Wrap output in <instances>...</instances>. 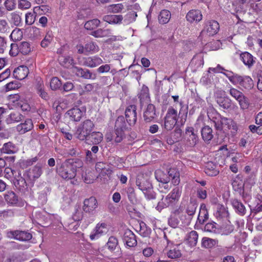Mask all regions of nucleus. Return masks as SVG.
Listing matches in <instances>:
<instances>
[{
	"label": "nucleus",
	"mask_w": 262,
	"mask_h": 262,
	"mask_svg": "<svg viewBox=\"0 0 262 262\" xmlns=\"http://www.w3.org/2000/svg\"><path fill=\"white\" fill-rule=\"evenodd\" d=\"M187 107L182 105L179 113L172 106L168 107L164 118V128L167 131L171 130L178 124L183 126L187 120Z\"/></svg>",
	"instance_id": "obj_1"
},
{
	"label": "nucleus",
	"mask_w": 262,
	"mask_h": 262,
	"mask_svg": "<svg viewBox=\"0 0 262 262\" xmlns=\"http://www.w3.org/2000/svg\"><path fill=\"white\" fill-rule=\"evenodd\" d=\"M82 161L78 159L67 160L57 167V173L66 180H73L76 176L77 170L82 167Z\"/></svg>",
	"instance_id": "obj_2"
},
{
	"label": "nucleus",
	"mask_w": 262,
	"mask_h": 262,
	"mask_svg": "<svg viewBox=\"0 0 262 262\" xmlns=\"http://www.w3.org/2000/svg\"><path fill=\"white\" fill-rule=\"evenodd\" d=\"M182 193V188L179 187L174 188L172 191L165 198L163 196L162 199L158 203L156 209L161 212L163 209L173 207L179 202Z\"/></svg>",
	"instance_id": "obj_3"
},
{
	"label": "nucleus",
	"mask_w": 262,
	"mask_h": 262,
	"mask_svg": "<svg viewBox=\"0 0 262 262\" xmlns=\"http://www.w3.org/2000/svg\"><path fill=\"white\" fill-rule=\"evenodd\" d=\"M95 127L94 123L90 119H86L78 126L75 135L78 139L83 141L88 139Z\"/></svg>",
	"instance_id": "obj_4"
},
{
	"label": "nucleus",
	"mask_w": 262,
	"mask_h": 262,
	"mask_svg": "<svg viewBox=\"0 0 262 262\" xmlns=\"http://www.w3.org/2000/svg\"><path fill=\"white\" fill-rule=\"evenodd\" d=\"M127 123L123 116H120L117 118L115 124V141L116 143H120L124 137V132L128 129Z\"/></svg>",
	"instance_id": "obj_5"
},
{
	"label": "nucleus",
	"mask_w": 262,
	"mask_h": 262,
	"mask_svg": "<svg viewBox=\"0 0 262 262\" xmlns=\"http://www.w3.org/2000/svg\"><path fill=\"white\" fill-rule=\"evenodd\" d=\"M42 173V170L41 165L36 164L32 168L26 171L24 176L28 179L31 186H33L34 182L40 177Z\"/></svg>",
	"instance_id": "obj_6"
},
{
	"label": "nucleus",
	"mask_w": 262,
	"mask_h": 262,
	"mask_svg": "<svg viewBox=\"0 0 262 262\" xmlns=\"http://www.w3.org/2000/svg\"><path fill=\"white\" fill-rule=\"evenodd\" d=\"M106 246L111 252H114L113 255L115 256V259H118L122 257V251L119 246V242L117 237L114 236H110Z\"/></svg>",
	"instance_id": "obj_7"
},
{
	"label": "nucleus",
	"mask_w": 262,
	"mask_h": 262,
	"mask_svg": "<svg viewBox=\"0 0 262 262\" xmlns=\"http://www.w3.org/2000/svg\"><path fill=\"white\" fill-rule=\"evenodd\" d=\"M209 118L214 124V127L217 130H223V125L226 121V117L222 116L217 111L213 110L208 113Z\"/></svg>",
	"instance_id": "obj_8"
},
{
	"label": "nucleus",
	"mask_w": 262,
	"mask_h": 262,
	"mask_svg": "<svg viewBox=\"0 0 262 262\" xmlns=\"http://www.w3.org/2000/svg\"><path fill=\"white\" fill-rule=\"evenodd\" d=\"M13 184L16 190L22 194H25L29 191L28 186L25 178L21 176L20 172L17 175L15 174Z\"/></svg>",
	"instance_id": "obj_9"
},
{
	"label": "nucleus",
	"mask_w": 262,
	"mask_h": 262,
	"mask_svg": "<svg viewBox=\"0 0 262 262\" xmlns=\"http://www.w3.org/2000/svg\"><path fill=\"white\" fill-rule=\"evenodd\" d=\"M126 122L129 126H133L137 120V106L135 105L128 106L125 111Z\"/></svg>",
	"instance_id": "obj_10"
},
{
	"label": "nucleus",
	"mask_w": 262,
	"mask_h": 262,
	"mask_svg": "<svg viewBox=\"0 0 262 262\" xmlns=\"http://www.w3.org/2000/svg\"><path fill=\"white\" fill-rule=\"evenodd\" d=\"M98 204L95 197L91 196L85 199L83 201L82 209L85 213L94 214L96 209L98 207Z\"/></svg>",
	"instance_id": "obj_11"
},
{
	"label": "nucleus",
	"mask_w": 262,
	"mask_h": 262,
	"mask_svg": "<svg viewBox=\"0 0 262 262\" xmlns=\"http://www.w3.org/2000/svg\"><path fill=\"white\" fill-rule=\"evenodd\" d=\"M9 238H13L20 241H28L32 238V234L25 231L15 230L8 231L7 233Z\"/></svg>",
	"instance_id": "obj_12"
},
{
	"label": "nucleus",
	"mask_w": 262,
	"mask_h": 262,
	"mask_svg": "<svg viewBox=\"0 0 262 262\" xmlns=\"http://www.w3.org/2000/svg\"><path fill=\"white\" fill-rule=\"evenodd\" d=\"M186 144L189 147L194 146L199 141V138L192 127H187L185 130Z\"/></svg>",
	"instance_id": "obj_13"
},
{
	"label": "nucleus",
	"mask_w": 262,
	"mask_h": 262,
	"mask_svg": "<svg viewBox=\"0 0 262 262\" xmlns=\"http://www.w3.org/2000/svg\"><path fill=\"white\" fill-rule=\"evenodd\" d=\"M72 72L77 76L86 79H95L96 74L93 73L90 70L86 69H82L78 67H73Z\"/></svg>",
	"instance_id": "obj_14"
},
{
	"label": "nucleus",
	"mask_w": 262,
	"mask_h": 262,
	"mask_svg": "<svg viewBox=\"0 0 262 262\" xmlns=\"http://www.w3.org/2000/svg\"><path fill=\"white\" fill-rule=\"evenodd\" d=\"M220 25L217 21L214 20L207 21L202 33L206 31L209 36H213L216 34L219 31Z\"/></svg>",
	"instance_id": "obj_15"
},
{
	"label": "nucleus",
	"mask_w": 262,
	"mask_h": 262,
	"mask_svg": "<svg viewBox=\"0 0 262 262\" xmlns=\"http://www.w3.org/2000/svg\"><path fill=\"white\" fill-rule=\"evenodd\" d=\"M123 241L126 246L129 247H134L137 244L135 234L129 229L125 230L123 236Z\"/></svg>",
	"instance_id": "obj_16"
},
{
	"label": "nucleus",
	"mask_w": 262,
	"mask_h": 262,
	"mask_svg": "<svg viewBox=\"0 0 262 262\" xmlns=\"http://www.w3.org/2000/svg\"><path fill=\"white\" fill-rule=\"evenodd\" d=\"M203 18L202 12L198 9H192L188 12L186 15L187 21L192 24L200 22Z\"/></svg>",
	"instance_id": "obj_17"
},
{
	"label": "nucleus",
	"mask_w": 262,
	"mask_h": 262,
	"mask_svg": "<svg viewBox=\"0 0 262 262\" xmlns=\"http://www.w3.org/2000/svg\"><path fill=\"white\" fill-rule=\"evenodd\" d=\"M157 117L155 106L148 104L144 112L143 118L146 122H150Z\"/></svg>",
	"instance_id": "obj_18"
},
{
	"label": "nucleus",
	"mask_w": 262,
	"mask_h": 262,
	"mask_svg": "<svg viewBox=\"0 0 262 262\" xmlns=\"http://www.w3.org/2000/svg\"><path fill=\"white\" fill-rule=\"evenodd\" d=\"M102 63L103 60L100 57L97 56H94L84 58L83 64L85 66L93 68L100 65Z\"/></svg>",
	"instance_id": "obj_19"
},
{
	"label": "nucleus",
	"mask_w": 262,
	"mask_h": 262,
	"mask_svg": "<svg viewBox=\"0 0 262 262\" xmlns=\"http://www.w3.org/2000/svg\"><path fill=\"white\" fill-rule=\"evenodd\" d=\"M33 124L30 119H27L24 123H21L16 126V131L20 135L31 130L33 128Z\"/></svg>",
	"instance_id": "obj_20"
},
{
	"label": "nucleus",
	"mask_w": 262,
	"mask_h": 262,
	"mask_svg": "<svg viewBox=\"0 0 262 262\" xmlns=\"http://www.w3.org/2000/svg\"><path fill=\"white\" fill-rule=\"evenodd\" d=\"M66 114L71 121L78 122L83 116V112L78 107H73L68 111Z\"/></svg>",
	"instance_id": "obj_21"
},
{
	"label": "nucleus",
	"mask_w": 262,
	"mask_h": 262,
	"mask_svg": "<svg viewBox=\"0 0 262 262\" xmlns=\"http://www.w3.org/2000/svg\"><path fill=\"white\" fill-rule=\"evenodd\" d=\"M29 73V69L27 67L20 66L14 69L13 75L15 79L21 80L28 76Z\"/></svg>",
	"instance_id": "obj_22"
},
{
	"label": "nucleus",
	"mask_w": 262,
	"mask_h": 262,
	"mask_svg": "<svg viewBox=\"0 0 262 262\" xmlns=\"http://www.w3.org/2000/svg\"><path fill=\"white\" fill-rule=\"evenodd\" d=\"M231 203L237 214L240 216H244L246 214L247 210L242 202L236 199H234L231 200Z\"/></svg>",
	"instance_id": "obj_23"
},
{
	"label": "nucleus",
	"mask_w": 262,
	"mask_h": 262,
	"mask_svg": "<svg viewBox=\"0 0 262 262\" xmlns=\"http://www.w3.org/2000/svg\"><path fill=\"white\" fill-rule=\"evenodd\" d=\"M140 100L141 106H143L145 103H148L150 102V97L149 94L148 88L143 85L142 87L140 92L138 95Z\"/></svg>",
	"instance_id": "obj_24"
},
{
	"label": "nucleus",
	"mask_w": 262,
	"mask_h": 262,
	"mask_svg": "<svg viewBox=\"0 0 262 262\" xmlns=\"http://www.w3.org/2000/svg\"><path fill=\"white\" fill-rule=\"evenodd\" d=\"M240 59L245 66L250 68L255 63L256 58L250 53L244 52L240 54Z\"/></svg>",
	"instance_id": "obj_25"
},
{
	"label": "nucleus",
	"mask_w": 262,
	"mask_h": 262,
	"mask_svg": "<svg viewBox=\"0 0 262 262\" xmlns=\"http://www.w3.org/2000/svg\"><path fill=\"white\" fill-rule=\"evenodd\" d=\"M239 84L246 89H250L253 87L252 79L249 76H241L238 75L234 84Z\"/></svg>",
	"instance_id": "obj_26"
},
{
	"label": "nucleus",
	"mask_w": 262,
	"mask_h": 262,
	"mask_svg": "<svg viewBox=\"0 0 262 262\" xmlns=\"http://www.w3.org/2000/svg\"><path fill=\"white\" fill-rule=\"evenodd\" d=\"M103 20L110 24L120 25L122 23L123 16L121 15H106L103 17Z\"/></svg>",
	"instance_id": "obj_27"
},
{
	"label": "nucleus",
	"mask_w": 262,
	"mask_h": 262,
	"mask_svg": "<svg viewBox=\"0 0 262 262\" xmlns=\"http://www.w3.org/2000/svg\"><path fill=\"white\" fill-rule=\"evenodd\" d=\"M180 246V245H174L170 247L167 252V256L171 259L180 258L182 255Z\"/></svg>",
	"instance_id": "obj_28"
},
{
	"label": "nucleus",
	"mask_w": 262,
	"mask_h": 262,
	"mask_svg": "<svg viewBox=\"0 0 262 262\" xmlns=\"http://www.w3.org/2000/svg\"><path fill=\"white\" fill-rule=\"evenodd\" d=\"M136 184L139 189L143 192L152 188L151 183L148 180L143 178L141 179L138 178L136 180Z\"/></svg>",
	"instance_id": "obj_29"
},
{
	"label": "nucleus",
	"mask_w": 262,
	"mask_h": 262,
	"mask_svg": "<svg viewBox=\"0 0 262 262\" xmlns=\"http://www.w3.org/2000/svg\"><path fill=\"white\" fill-rule=\"evenodd\" d=\"M23 116L17 111L11 112L6 118L5 121L7 124H9L13 123L18 122L22 120Z\"/></svg>",
	"instance_id": "obj_30"
},
{
	"label": "nucleus",
	"mask_w": 262,
	"mask_h": 262,
	"mask_svg": "<svg viewBox=\"0 0 262 262\" xmlns=\"http://www.w3.org/2000/svg\"><path fill=\"white\" fill-rule=\"evenodd\" d=\"M209 217L208 211L205 204H202L200 206V212L198 217V222L200 224H203Z\"/></svg>",
	"instance_id": "obj_31"
},
{
	"label": "nucleus",
	"mask_w": 262,
	"mask_h": 262,
	"mask_svg": "<svg viewBox=\"0 0 262 262\" xmlns=\"http://www.w3.org/2000/svg\"><path fill=\"white\" fill-rule=\"evenodd\" d=\"M217 103L225 110H229L231 108L232 100L227 96L217 97L216 98Z\"/></svg>",
	"instance_id": "obj_32"
},
{
	"label": "nucleus",
	"mask_w": 262,
	"mask_h": 262,
	"mask_svg": "<svg viewBox=\"0 0 262 262\" xmlns=\"http://www.w3.org/2000/svg\"><path fill=\"white\" fill-rule=\"evenodd\" d=\"M219 241L216 239L204 237L201 241V246L205 249H212L217 245Z\"/></svg>",
	"instance_id": "obj_33"
},
{
	"label": "nucleus",
	"mask_w": 262,
	"mask_h": 262,
	"mask_svg": "<svg viewBox=\"0 0 262 262\" xmlns=\"http://www.w3.org/2000/svg\"><path fill=\"white\" fill-rule=\"evenodd\" d=\"M232 186L233 190L240 194L244 192V184L241 178L237 176L233 180Z\"/></svg>",
	"instance_id": "obj_34"
},
{
	"label": "nucleus",
	"mask_w": 262,
	"mask_h": 262,
	"mask_svg": "<svg viewBox=\"0 0 262 262\" xmlns=\"http://www.w3.org/2000/svg\"><path fill=\"white\" fill-rule=\"evenodd\" d=\"M201 135L205 142H209L213 137L212 129L208 125L205 126L201 129Z\"/></svg>",
	"instance_id": "obj_35"
},
{
	"label": "nucleus",
	"mask_w": 262,
	"mask_h": 262,
	"mask_svg": "<svg viewBox=\"0 0 262 262\" xmlns=\"http://www.w3.org/2000/svg\"><path fill=\"white\" fill-rule=\"evenodd\" d=\"M205 172L208 176L211 177L216 176L219 173V171L216 169V165L212 162L207 163Z\"/></svg>",
	"instance_id": "obj_36"
},
{
	"label": "nucleus",
	"mask_w": 262,
	"mask_h": 262,
	"mask_svg": "<svg viewBox=\"0 0 262 262\" xmlns=\"http://www.w3.org/2000/svg\"><path fill=\"white\" fill-rule=\"evenodd\" d=\"M190 64L194 68H198L204 64V58L202 53H200L195 55L191 59Z\"/></svg>",
	"instance_id": "obj_37"
},
{
	"label": "nucleus",
	"mask_w": 262,
	"mask_h": 262,
	"mask_svg": "<svg viewBox=\"0 0 262 262\" xmlns=\"http://www.w3.org/2000/svg\"><path fill=\"white\" fill-rule=\"evenodd\" d=\"M106 225L105 223L98 224L95 228L94 233L90 235V239L93 241L96 238H98L105 232L103 229L106 228Z\"/></svg>",
	"instance_id": "obj_38"
},
{
	"label": "nucleus",
	"mask_w": 262,
	"mask_h": 262,
	"mask_svg": "<svg viewBox=\"0 0 262 262\" xmlns=\"http://www.w3.org/2000/svg\"><path fill=\"white\" fill-rule=\"evenodd\" d=\"M168 177H169L170 180L174 185H178L180 182L179 172L175 168H170L168 171Z\"/></svg>",
	"instance_id": "obj_39"
},
{
	"label": "nucleus",
	"mask_w": 262,
	"mask_h": 262,
	"mask_svg": "<svg viewBox=\"0 0 262 262\" xmlns=\"http://www.w3.org/2000/svg\"><path fill=\"white\" fill-rule=\"evenodd\" d=\"M198 239V234L195 231H191L186 236V240L191 247L196 246Z\"/></svg>",
	"instance_id": "obj_40"
},
{
	"label": "nucleus",
	"mask_w": 262,
	"mask_h": 262,
	"mask_svg": "<svg viewBox=\"0 0 262 262\" xmlns=\"http://www.w3.org/2000/svg\"><path fill=\"white\" fill-rule=\"evenodd\" d=\"M1 150L2 152L7 154H13L17 151L16 146L11 142L5 143Z\"/></svg>",
	"instance_id": "obj_41"
},
{
	"label": "nucleus",
	"mask_w": 262,
	"mask_h": 262,
	"mask_svg": "<svg viewBox=\"0 0 262 262\" xmlns=\"http://www.w3.org/2000/svg\"><path fill=\"white\" fill-rule=\"evenodd\" d=\"M107 164L103 162H97L96 164L95 168L96 170L101 173L102 175L104 176L105 174H110L112 173V170L108 168H107Z\"/></svg>",
	"instance_id": "obj_42"
},
{
	"label": "nucleus",
	"mask_w": 262,
	"mask_h": 262,
	"mask_svg": "<svg viewBox=\"0 0 262 262\" xmlns=\"http://www.w3.org/2000/svg\"><path fill=\"white\" fill-rule=\"evenodd\" d=\"M4 196L6 201L8 204L15 205L18 203V196L12 191H7Z\"/></svg>",
	"instance_id": "obj_43"
},
{
	"label": "nucleus",
	"mask_w": 262,
	"mask_h": 262,
	"mask_svg": "<svg viewBox=\"0 0 262 262\" xmlns=\"http://www.w3.org/2000/svg\"><path fill=\"white\" fill-rule=\"evenodd\" d=\"M171 13L169 11L163 10L160 12L158 16L159 21L161 24H166L169 21Z\"/></svg>",
	"instance_id": "obj_44"
},
{
	"label": "nucleus",
	"mask_w": 262,
	"mask_h": 262,
	"mask_svg": "<svg viewBox=\"0 0 262 262\" xmlns=\"http://www.w3.org/2000/svg\"><path fill=\"white\" fill-rule=\"evenodd\" d=\"M111 30L110 29H98L91 33V35L95 37H108L111 35Z\"/></svg>",
	"instance_id": "obj_45"
},
{
	"label": "nucleus",
	"mask_w": 262,
	"mask_h": 262,
	"mask_svg": "<svg viewBox=\"0 0 262 262\" xmlns=\"http://www.w3.org/2000/svg\"><path fill=\"white\" fill-rule=\"evenodd\" d=\"M20 52L24 55H27L33 49L32 45L28 41H22L19 43Z\"/></svg>",
	"instance_id": "obj_46"
},
{
	"label": "nucleus",
	"mask_w": 262,
	"mask_h": 262,
	"mask_svg": "<svg viewBox=\"0 0 262 262\" xmlns=\"http://www.w3.org/2000/svg\"><path fill=\"white\" fill-rule=\"evenodd\" d=\"M137 16L136 12L134 11H129L123 17V22L126 25L130 24L136 20Z\"/></svg>",
	"instance_id": "obj_47"
},
{
	"label": "nucleus",
	"mask_w": 262,
	"mask_h": 262,
	"mask_svg": "<svg viewBox=\"0 0 262 262\" xmlns=\"http://www.w3.org/2000/svg\"><path fill=\"white\" fill-rule=\"evenodd\" d=\"M197 208V203L195 200L190 199L189 203L187 205L186 213L188 215L192 216L194 214Z\"/></svg>",
	"instance_id": "obj_48"
},
{
	"label": "nucleus",
	"mask_w": 262,
	"mask_h": 262,
	"mask_svg": "<svg viewBox=\"0 0 262 262\" xmlns=\"http://www.w3.org/2000/svg\"><path fill=\"white\" fill-rule=\"evenodd\" d=\"M155 178L160 183L169 182L170 181L169 177L161 170H157L155 173Z\"/></svg>",
	"instance_id": "obj_49"
},
{
	"label": "nucleus",
	"mask_w": 262,
	"mask_h": 262,
	"mask_svg": "<svg viewBox=\"0 0 262 262\" xmlns=\"http://www.w3.org/2000/svg\"><path fill=\"white\" fill-rule=\"evenodd\" d=\"M94 144H98L101 142L103 139V135L100 132H93L88 137Z\"/></svg>",
	"instance_id": "obj_50"
},
{
	"label": "nucleus",
	"mask_w": 262,
	"mask_h": 262,
	"mask_svg": "<svg viewBox=\"0 0 262 262\" xmlns=\"http://www.w3.org/2000/svg\"><path fill=\"white\" fill-rule=\"evenodd\" d=\"M100 24V21L98 19H93L87 21L84 24V28L86 30H93L97 28Z\"/></svg>",
	"instance_id": "obj_51"
},
{
	"label": "nucleus",
	"mask_w": 262,
	"mask_h": 262,
	"mask_svg": "<svg viewBox=\"0 0 262 262\" xmlns=\"http://www.w3.org/2000/svg\"><path fill=\"white\" fill-rule=\"evenodd\" d=\"M39 82H38V86L37 88V94L43 99L48 100L49 99V96L45 90V88L42 82L40 83Z\"/></svg>",
	"instance_id": "obj_52"
},
{
	"label": "nucleus",
	"mask_w": 262,
	"mask_h": 262,
	"mask_svg": "<svg viewBox=\"0 0 262 262\" xmlns=\"http://www.w3.org/2000/svg\"><path fill=\"white\" fill-rule=\"evenodd\" d=\"M224 124L227 125L228 129H231L233 134H235L238 130L237 123L230 118H227Z\"/></svg>",
	"instance_id": "obj_53"
},
{
	"label": "nucleus",
	"mask_w": 262,
	"mask_h": 262,
	"mask_svg": "<svg viewBox=\"0 0 262 262\" xmlns=\"http://www.w3.org/2000/svg\"><path fill=\"white\" fill-rule=\"evenodd\" d=\"M62 83L57 77L52 78L50 81V88L52 90L56 91L61 88Z\"/></svg>",
	"instance_id": "obj_54"
},
{
	"label": "nucleus",
	"mask_w": 262,
	"mask_h": 262,
	"mask_svg": "<svg viewBox=\"0 0 262 262\" xmlns=\"http://www.w3.org/2000/svg\"><path fill=\"white\" fill-rule=\"evenodd\" d=\"M59 60L60 64L65 67H69L74 63L73 58L69 56H61Z\"/></svg>",
	"instance_id": "obj_55"
},
{
	"label": "nucleus",
	"mask_w": 262,
	"mask_h": 262,
	"mask_svg": "<svg viewBox=\"0 0 262 262\" xmlns=\"http://www.w3.org/2000/svg\"><path fill=\"white\" fill-rule=\"evenodd\" d=\"M21 17L19 13L15 11L10 13V21L15 26H18L21 23Z\"/></svg>",
	"instance_id": "obj_56"
},
{
	"label": "nucleus",
	"mask_w": 262,
	"mask_h": 262,
	"mask_svg": "<svg viewBox=\"0 0 262 262\" xmlns=\"http://www.w3.org/2000/svg\"><path fill=\"white\" fill-rule=\"evenodd\" d=\"M123 9L124 6L122 4L111 5L107 7V11L114 13L120 12Z\"/></svg>",
	"instance_id": "obj_57"
},
{
	"label": "nucleus",
	"mask_w": 262,
	"mask_h": 262,
	"mask_svg": "<svg viewBox=\"0 0 262 262\" xmlns=\"http://www.w3.org/2000/svg\"><path fill=\"white\" fill-rule=\"evenodd\" d=\"M53 36L51 32H48L43 39L41 41L40 45L43 48L47 47L52 42Z\"/></svg>",
	"instance_id": "obj_58"
},
{
	"label": "nucleus",
	"mask_w": 262,
	"mask_h": 262,
	"mask_svg": "<svg viewBox=\"0 0 262 262\" xmlns=\"http://www.w3.org/2000/svg\"><path fill=\"white\" fill-rule=\"evenodd\" d=\"M241 97L237 100L238 102L241 109L243 110L248 109L249 106L248 99L244 95Z\"/></svg>",
	"instance_id": "obj_59"
},
{
	"label": "nucleus",
	"mask_w": 262,
	"mask_h": 262,
	"mask_svg": "<svg viewBox=\"0 0 262 262\" xmlns=\"http://www.w3.org/2000/svg\"><path fill=\"white\" fill-rule=\"evenodd\" d=\"M126 192L129 201L133 204L135 203L137 201V199L134 188L132 186L128 187Z\"/></svg>",
	"instance_id": "obj_60"
},
{
	"label": "nucleus",
	"mask_w": 262,
	"mask_h": 262,
	"mask_svg": "<svg viewBox=\"0 0 262 262\" xmlns=\"http://www.w3.org/2000/svg\"><path fill=\"white\" fill-rule=\"evenodd\" d=\"M86 53L88 52L95 53L98 51L99 47L94 42H89L85 45Z\"/></svg>",
	"instance_id": "obj_61"
},
{
	"label": "nucleus",
	"mask_w": 262,
	"mask_h": 262,
	"mask_svg": "<svg viewBox=\"0 0 262 262\" xmlns=\"http://www.w3.org/2000/svg\"><path fill=\"white\" fill-rule=\"evenodd\" d=\"M228 92L236 100L242 98L241 97L244 95L242 92L233 88H230Z\"/></svg>",
	"instance_id": "obj_62"
},
{
	"label": "nucleus",
	"mask_w": 262,
	"mask_h": 262,
	"mask_svg": "<svg viewBox=\"0 0 262 262\" xmlns=\"http://www.w3.org/2000/svg\"><path fill=\"white\" fill-rule=\"evenodd\" d=\"M15 0H6L4 5L7 10L10 11L14 10L16 8Z\"/></svg>",
	"instance_id": "obj_63"
},
{
	"label": "nucleus",
	"mask_w": 262,
	"mask_h": 262,
	"mask_svg": "<svg viewBox=\"0 0 262 262\" xmlns=\"http://www.w3.org/2000/svg\"><path fill=\"white\" fill-rule=\"evenodd\" d=\"M20 52L19 44L12 43L11 44V49L9 51V54L11 56H16Z\"/></svg>",
	"instance_id": "obj_64"
}]
</instances>
